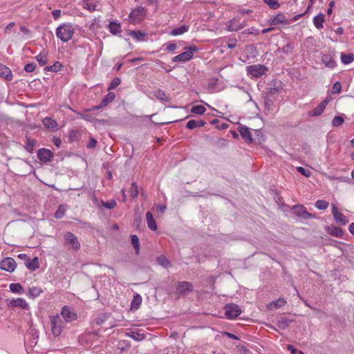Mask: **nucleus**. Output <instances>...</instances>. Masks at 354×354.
Masks as SVG:
<instances>
[{
  "label": "nucleus",
  "mask_w": 354,
  "mask_h": 354,
  "mask_svg": "<svg viewBox=\"0 0 354 354\" xmlns=\"http://www.w3.org/2000/svg\"><path fill=\"white\" fill-rule=\"evenodd\" d=\"M322 61L328 68H333L336 66V62L334 60L333 55L331 53L323 55L322 57Z\"/></svg>",
  "instance_id": "obj_17"
},
{
  "label": "nucleus",
  "mask_w": 354,
  "mask_h": 354,
  "mask_svg": "<svg viewBox=\"0 0 354 354\" xmlns=\"http://www.w3.org/2000/svg\"><path fill=\"white\" fill-rule=\"evenodd\" d=\"M16 266L15 259L10 257H7L0 262V268L10 272L15 270Z\"/></svg>",
  "instance_id": "obj_9"
},
{
  "label": "nucleus",
  "mask_w": 354,
  "mask_h": 354,
  "mask_svg": "<svg viewBox=\"0 0 354 354\" xmlns=\"http://www.w3.org/2000/svg\"><path fill=\"white\" fill-rule=\"evenodd\" d=\"M62 320L59 315L50 318L51 331L55 336H59L62 331Z\"/></svg>",
  "instance_id": "obj_8"
},
{
  "label": "nucleus",
  "mask_w": 354,
  "mask_h": 354,
  "mask_svg": "<svg viewBox=\"0 0 354 354\" xmlns=\"http://www.w3.org/2000/svg\"><path fill=\"white\" fill-rule=\"evenodd\" d=\"M294 211L297 216L303 218L307 219L314 218V216L312 214L308 213L306 209L302 205H295L294 207Z\"/></svg>",
  "instance_id": "obj_12"
},
{
  "label": "nucleus",
  "mask_w": 354,
  "mask_h": 354,
  "mask_svg": "<svg viewBox=\"0 0 354 354\" xmlns=\"http://www.w3.org/2000/svg\"><path fill=\"white\" fill-rule=\"evenodd\" d=\"M281 51L286 54L291 53L292 52V46L290 44H288L281 48Z\"/></svg>",
  "instance_id": "obj_54"
},
{
  "label": "nucleus",
  "mask_w": 354,
  "mask_h": 354,
  "mask_svg": "<svg viewBox=\"0 0 354 354\" xmlns=\"http://www.w3.org/2000/svg\"><path fill=\"white\" fill-rule=\"evenodd\" d=\"M89 30L96 31L100 28V20L95 18L91 21L88 25Z\"/></svg>",
  "instance_id": "obj_39"
},
{
  "label": "nucleus",
  "mask_w": 354,
  "mask_h": 354,
  "mask_svg": "<svg viewBox=\"0 0 354 354\" xmlns=\"http://www.w3.org/2000/svg\"><path fill=\"white\" fill-rule=\"evenodd\" d=\"M42 292L43 290H41V288L39 287H31L29 288L27 295L29 297L35 298L39 297Z\"/></svg>",
  "instance_id": "obj_32"
},
{
  "label": "nucleus",
  "mask_w": 354,
  "mask_h": 354,
  "mask_svg": "<svg viewBox=\"0 0 354 354\" xmlns=\"http://www.w3.org/2000/svg\"><path fill=\"white\" fill-rule=\"evenodd\" d=\"M43 124L46 129H53L57 127V123L55 120L50 118H45L42 120Z\"/></svg>",
  "instance_id": "obj_30"
},
{
  "label": "nucleus",
  "mask_w": 354,
  "mask_h": 354,
  "mask_svg": "<svg viewBox=\"0 0 354 354\" xmlns=\"http://www.w3.org/2000/svg\"><path fill=\"white\" fill-rule=\"evenodd\" d=\"M239 132L241 136L248 143L252 142V138L249 129L246 127H239Z\"/></svg>",
  "instance_id": "obj_19"
},
{
  "label": "nucleus",
  "mask_w": 354,
  "mask_h": 354,
  "mask_svg": "<svg viewBox=\"0 0 354 354\" xmlns=\"http://www.w3.org/2000/svg\"><path fill=\"white\" fill-rule=\"evenodd\" d=\"M62 64L59 62H57L53 65L45 68V70L48 71L57 72L59 71L62 68Z\"/></svg>",
  "instance_id": "obj_44"
},
{
  "label": "nucleus",
  "mask_w": 354,
  "mask_h": 354,
  "mask_svg": "<svg viewBox=\"0 0 354 354\" xmlns=\"http://www.w3.org/2000/svg\"><path fill=\"white\" fill-rule=\"evenodd\" d=\"M268 68L262 64H254L247 67V72L253 77H259L264 75Z\"/></svg>",
  "instance_id": "obj_5"
},
{
  "label": "nucleus",
  "mask_w": 354,
  "mask_h": 354,
  "mask_svg": "<svg viewBox=\"0 0 354 354\" xmlns=\"http://www.w3.org/2000/svg\"><path fill=\"white\" fill-rule=\"evenodd\" d=\"M66 210V205H59L58 209L55 213V217L57 219L62 218L64 216V215L65 214Z\"/></svg>",
  "instance_id": "obj_41"
},
{
  "label": "nucleus",
  "mask_w": 354,
  "mask_h": 354,
  "mask_svg": "<svg viewBox=\"0 0 354 354\" xmlns=\"http://www.w3.org/2000/svg\"><path fill=\"white\" fill-rule=\"evenodd\" d=\"M127 335L137 342L142 341L146 337V335L140 331H131L127 333Z\"/></svg>",
  "instance_id": "obj_26"
},
{
  "label": "nucleus",
  "mask_w": 354,
  "mask_h": 354,
  "mask_svg": "<svg viewBox=\"0 0 354 354\" xmlns=\"http://www.w3.org/2000/svg\"><path fill=\"white\" fill-rule=\"evenodd\" d=\"M205 106L202 105L193 106L191 109V112L198 115H202L205 112Z\"/></svg>",
  "instance_id": "obj_42"
},
{
  "label": "nucleus",
  "mask_w": 354,
  "mask_h": 354,
  "mask_svg": "<svg viewBox=\"0 0 354 354\" xmlns=\"http://www.w3.org/2000/svg\"><path fill=\"white\" fill-rule=\"evenodd\" d=\"M325 21V17L323 14H319L313 18V24L315 26L320 29L323 27V23Z\"/></svg>",
  "instance_id": "obj_31"
},
{
  "label": "nucleus",
  "mask_w": 354,
  "mask_h": 354,
  "mask_svg": "<svg viewBox=\"0 0 354 354\" xmlns=\"http://www.w3.org/2000/svg\"><path fill=\"white\" fill-rule=\"evenodd\" d=\"M131 244L133 246L136 253L138 254L140 251V243H139V239L136 235H131Z\"/></svg>",
  "instance_id": "obj_40"
},
{
  "label": "nucleus",
  "mask_w": 354,
  "mask_h": 354,
  "mask_svg": "<svg viewBox=\"0 0 354 354\" xmlns=\"http://www.w3.org/2000/svg\"><path fill=\"white\" fill-rule=\"evenodd\" d=\"M36 65L34 63H28L25 65L24 70L26 72L30 73L35 71Z\"/></svg>",
  "instance_id": "obj_55"
},
{
  "label": "nucleus",
  "mask_w": 354,
  "mask_h": 354,
  "mask_svg": "<svg viewBox=\"0 0 354 354\" xmlns=\"http://www.w3.org/2000/svg\"><path fill=\"white\" fill-rule=\"evenodd\" d=\"M115 93L109 92L102 99L101 106H105L115 99Z\"/></svg>",
  "instance_id": "obj_36"
},
{
  "label": "nucleus",
  "mask_w": 354,
  "mask_h": 354,
  "mask_svg": "<svg viewBox=\"0 0 354 354\" xmlns=\"http://www.w3.org/2000/svg\"><path fill=\"white\" fill-rule=\"evenodd\" d=\"M241 313V310L239 306L230 304L225 306V315L227 318L233 319L237 317Z\"/></svg>",
  "instance_id": "obj_7"
},
{
  "label": "nucleus",
  "mask_w": 354,
  "mask_h": 354,
  "mask_svg": "<svg viewBox=\"0 0 354 354\" xmlns=\"http://www.w3.org/2000/svg\"><path fill=\"white\" fill-rule=\"evenodd\" d=\"M189 29V26L188 25H182L178 28H174L171 32L170 35L171 36H178L181 35L185 32H187Z\"/></svg>",
  "instance_id": "obj_24"
},
{
  "label": "nucleus",
  "mask_w": 354,
  "mask_h": 354,
  "mask_svg": "<svg viewBox=\"0 0 354 354\" xmlns=\"http://www.w3.org/2000/svg\"><path fill=\"white\" fill-rule=\"evenodd\" d=\"M7 306L10 309L14 310L16 308L28 310L30 309L27 301L23 298H17L8 300Z\"/></svg>",
  "instance_id": "obj_4"
},
{
  "label": "nucleus",
  "mask_w": 354,
  "mask_h": 354,
  "mask_svg": "<svg viewBox=\"0 0 354 354\" xmlns=\"http://www.w3.org/2000/svg\"><path fill=\"white\" fill-rule=\"evenodd\" d=\"M157 261L162 267L167 268L171 266L170 261L165 255H160L157 258Z\"/></svg>",
  "instance_id": "obj_37"
},
{
  "label": "nucleus",
  "mask_w": 354,
  "mask_h": 354,
  "mask_svg": "<svg viewBox=\"0 0 354 354\" xmlns=\"http://www.w3.org/2000/svg\"><path fill=\"white\" fill-rule=\"evenodd\" d=\"M185 51L178 55H176L172 58L173 62H185L192 59L194 53L197 52L198 48L195 45H192L185 48Z\"/></svg>",
  "instance_id": "obj_2"
},
{
  "label": "nucleus",
  "mask_w": 354,
  "mask_h": 354,
  "mask_svg": "<svg viewBox=\"0 0 354 354\" xmlns=\"http://www.w3.org/2000/svg\"><path fill=\"white\" fill-rule=\"evenodd\" d=\"M286 304V301L283 299L279 298L276 301H274L270 304V306L272 307V306H274L276 308H280L283 306H284Z\"/></svg>",
  "instance_id": "obj_52"
},
{
  "label": "nucleus",
  "mask_w": 354,
  "mask_h": 354,
  "mask_svg": "<svg viewBox=\"0 0 354 354\" xmlns=\"http://www.w3.org/2000/svg\"><path fill=\"white\" fill-rule=\"evenodd\" d=\"M10 291L13 293L22 294L24 288L19 283H12L9 286Z\"/></svg>",
  "instance_id": "obj_35"
},
{
  "label": "nucleus",
  "mask_w": 354,
  "mask_h": 354,
  "mask_svg": "<svg viewBox=\"0 0 354 354\" xmlns=\"http://www.w3.org/2000/svg\"><path fill=\"white\" fill-rule=\"evenodd\" d=\"M15 26V22H10L4 28V32L8 33L9 30Z\"/></svg>",
  "instance_id": "obj_63"
},
{
  "label": "nucleus",
  "mask_w": 354,
  "mask_h": 354,
  "mask_svg": "<svg viewBox=\"0 0 354 354\" xmlns=\"http://www.w3.org/2000/svg\"><path fill=\"white\" fill-rule=\"evenodd\" d=\"M61 315L66 322H72L77 318V315L67 306H64L61 311Z\"/></svg>",
  "instance_id": "obj_13"
},
{
  "label": "nucleus",
  "mask_w": 354,
  "mask_h": 354,
  "mask_svg": "<svg viewBox=\"0 0 354 354\" xmlns=\"http://www.w3.org/2000/svg\"><path fill=\"white\" fill-rule=\"evenodd\" d=\"M342 88L341 84L339 82H337L334 84L333 89L334 93H339L340 92Z\"/></svg>",
  "instance_id": "obj_57"
},
{
  "label": "nucleus",
  "mask_w": 354,
  "mask_h": 354,
  "mask_svg": "<svg viewBox=\"0 0 354 354\" xmlns=\"http://www.w3.org/2000/svg\"><path fill=\"white\" fill-rule=\"evenodd\" d=\"M154 96L162 102H167L168 97L165 93L161 90H157L154 92Z\"/></svg>",
  "instance_id": "obj_43"
},
{
  "label": "nucleus",
  "mask_w": 354,
  "mask_h": 354,
  "mask_svg": "<svg viewBox=\"0 0 354 354\" xmlns=\"http://www.w3.org/2000/svg\"><path fill=\"white\" fill-rule=\"evenodd\" d=\"M330 234L336 237H341L343 234V231L339 227H333L330 232Z\"/></svg>",
  "instance_id": "obj_49"
},
{
  "label": "nucleus",
  "mask_w": 354,
  "mask_h": 354,
  "mask_svg": "<svg viewBox=\"0 0 354 354\" xmlns=\"http://www.w3.org/2000/svg\"><path fill=\"white\" fill-rule=\"evenodd\" d=\"M57 37L63 42L71 40L75 33V28L70 23H64L59 25L55 31Z\"/></svg>",
  "instance_id": "obj_1"
},
{
  "label": "nucleus",
  "mask_w": 354,
  "mask_h": 354,
  "mask_svg": "<svg viewBox=\"0 0 354 354\" xmlns=\"http://www.w3.org/2000/svg\"><path fill=\"white\" fill-rule=\"evenodd\" d=\"M82 6L90 12H93L98 9V5L95 0H84Z\"/></svg>",
  "instance_id": "obj_22"
},
{
  "label": "nucleus",
  "mask_w": 354,
  "mask_h": 354,
  "mask_svg": "<svg viewBox=\"0 0 354 354\" xmlns=\"http://www.w3.org/2000/svg\"><path fill=\"white\" fill-rule=\"evenodd\" d=\"M205 124V122L202 120H190L187 123V127L189 129H193L196 128V127H203Z\"/></svg>",
  "instance_id": "obj_29"
},
{
  "label": "nucleus",
  "mask_w": 354,
  "mask_h": 354,
  "mask_svg": "<svg viewBox=\"0 0 354 354\" xmlns=\"http://www.w3.org/2000/svg\"><path fill=\"white\" fill-rule=\"evenodd\" d=\"M107 28L113 35H117L121 32L120 24L117 21H111L107 26Z\"/></svg>",
  "instance_id": "obj_23"
},
{
  "label": "nucleus",
  "mask_w": 354,
  "mask_h": 354,
  "mask_svg": "<svg viewBox=\"0 0 354 354\" xmlns=\"http://www.w3.org/2000/svg\"><path fill=\"white\" fill-rule=\"evenodd\" d=\"M0 76L7 80H11L12 78V73L8 67L0 64Z\"/></svg>",
  "instance_id": "obj_21"
},
{
  "label": "nucleus",
  "mask_w": 354,
  "mask_h": 354,
  "mask_svg": "<svg viewBox=\"0 0 354 354\" xmlns=\"http://www.w3.org/2000/svg\"><path fill=\"white\" fill-rule=\"evenodd\" d=\"M154 207H155L156 211L158 213H162L165 211V209H166L165 205H155Z\"/></svg>",
  "instance_id": "obj_58"
},
{
  "label": "nucleus",
  "mask_w": 354,
  "mask_h": 354,
  "mask_svg": "<svg viewBox=\"0 0 354 354\" xmlns=\"http://www.w3.org/2000/svg\"><path fill=\"white\" fill-rule=\"evenodd\" d=\"M344 122V119L342 116H335L333 121H332V124L334 126V127H339L342 124V123Z\"/></svg>",
  "instance_id": "obj_48"
},
{
  "label": "nucleus",
  "mask_w": 354,
  "mask_h": 354,
  "mask_svg": "<svg viewBox=\"0 0 354 354\" xmlns=\"http://www.w3.org/2000/svg\"><path fill=\"white\" fill-rule=\"evenodd\" d=\"M297 171L306 177H310L311 176L310 170L305 169L302 167H297Z\"/></svg>",
  "instance_id": "obj_50"
},
{
  "label": "nucleus",
  "mask_w": 354,
  "mask_h": 354,
  "mask_svg": "<svg viewBox=\"0 0 354 354\" xmlns=\"http://www.w3.org/2000/svg\"><path fill=\"white\" fill-rule=\"evenodd\" d=\"M142 297L139 294H136L131 302V308L137 310L139 308L142 304Z\"/></svg>",
  "instance_id": "obj_27"
},
{
  "label": "nucleus",
  "mask_w": 354,
  "mask_h": 354,
  "mask_svg": "<svg viewBox=\"0 0 354 354\" xmlns=\"http://www.w3.org/2000/svg\"><path fill=\"white\" fill-rule=\"evenodd\" d=\"M332 214L337 223L343 225L348 223V220L346 218L345 216L338 210L335 204H332Z\"/></svg>",
  "instance_id": "obj_10"
},
{
  "label": "nucleus",
  "mask_w": 354,
  "mask_h": 354,
  "mask_svg": "<svg viewBox=\"0 0 354 354\" xmlns=\"http://www.w3.org/2000/svg\"><path fill=\"white\" fill-rule=\"evenodd\" d=\"M178 292L181 294H187L193 290V285L187 281L179 282Z\"/></svg>",
  "instance_id": "obj_15"
},
{
  "label": "nucleus",
  "mask_w": 354,
  "mask_h": 354,
  "mask_svg": "<svg viewBox=\"0 0 354 354\" xmlns=\"http://www.w3.org/2000/svg\"><path fill=\"white\" fill-rule=\"evenodd\" d=\"M47 57L48 53L45 50H43L38 55L36 56V59L41 66H44L47 63Z\"/></svg>",
  "instance_id": "obj_33"
},
{
  "label": "nucleus",
  "mask_w": 354,
  "mask_h": 354,
  "mask_svg": "<svg viewBox=\"0 0 354 354\" xmlns=\"http://www.w3.org/2000/svg\"><path fill=\"white\" fill-rule=\"evenodd\" d=\"M290 323V320L288 318L281 317L277 320V326L281 329H285L288 328Z\"/></svg>",
  "instance_id": "obj_38"
},
{
  "label": "nucleus",
  "mask_w": 354,
  "mask_h": 354,
  "mask_svg": "<svg viewBox=\"0 0 354 354\" xmlns=\"http://www.w3.org/2000/svg\"><path fill=\"white\" fill-rule=\"evenodd\" d=\"M37 157L42 162H48L51 160L53 153L48 149H41L37 151Z\"/></svg>",
  "instance_id": "obj_14"
},
{
  "label": "nucleus",
  "mask_w": 354,
  "mask_h": 354,
  "mask_svg": "<svg viewBox=\"0 0 354 354\" xmlns=\"http://www.w3.org/2000/svg\"><path fill=\"white\" fill-rule=\"evenodd\" d=\"M53 143L54 145L57 147H59L61 146V144H62V140L59 138H56V137H54L53 138Z\"/></svg>",
  "instance_id": "obj_62"
},
{
  "label": "nucleus",
  "mask_w": 354,
  "mask_h": 354,
  "mask_svg": "<svg viewBox=\"0 0 354 354\" xmlns=\"http://www.w3.org/2000/svg\"><path fill=\"white\" fill-rule=\"evenodd\" d=\"M128 35L132 37L135 40L138 41H141L144 40L145 33L140 30H131L128 32Z\"/></svg>",
  "instance_id": "obj_28"
},
{
  "label": "nucleus",
  "mask_w": 354,
  "mask_h": 354,
  "mask_svg": "<svg viewBox=\"0 0 354 354\" xmlns=\"http://www.w3.org/2000/svg\"><path fill=\"white\" fill-rule=\"evenodd\" d=\"M327 104L328 100H324L319 104V105L316 108H315L309 113V115L314 117L320 115L326 109Z\"/></svg>",
  "instance_id": "obj_16"
},
{
  "label": "nucleus",
  "mask_w": 354,
  "mask_h": 354,
  "mask_svg": "<svg viewBox=\"0 0 354 354\" xmlns=\"http://www.w3.org/2000/svg\"><path fill=\"white\" fill-rule=\"evenodd\" d=\"M288 24H289V21H288V19L282 13H279L277 15H276L270 21V25H272V26H277L279 24L287 25Z\"/></svg>",
  "instance_id": "obj_18"
},
{
  "label": "nucleus",
  "mask_w": 354,
  "mask_h": 354,
  "mask_svg": "<svg viewBox=\"0 0 354 354\" xmlns=\"http://www.w3.org/2000/svg\"><path fill=\"white\" fill-rule=\"evenodd\" d=\"M102 204L107 209H113L116 206V202L114 200L108 202L102 201Z\"/></svg>",
  "instance_id": "obj_53"
},
{
  "label": "nucleus",
  "mask_w": 354,
  "mask_h": 354,
  "mask_svg": "<svg viewBox=\"0 0 354 354\" xmlns=\"http://www.w3.org/2000/svg\"><path fill=\"white\" fill-rule=\"evenodd\" d=\"M26 268L32 271L37 270L39 267V259L35 257L32 259H27L25 261Z\"/></svg>",
  "instance_id": "obj_20"
},
{
  "label": "nucleus",
  "mask_w": 354,
  "mask_h": 354,
  "mask_svg": "<svg viewBox=\"0 0 354 354\" xmlns=\"http://www.w3.org/2000/svg\"><path fill=\"white\" fill-rule=\"evenodd\" d=\"M20 30H21V32L23 34H24V35H30V30L27 27H26V26H21L20 27Z\"/></svg>",
  "instance_id": "obj_61"
},
{
  "label": "nucleus",
  "mask_w": 354,
  "mask_h": 354,
  "mask_svg": "<svg viewBox=\"0 0 354 354\" xmlns=\"http://www.w3.org/2000/svg\"><path fill=\"white\" fill-rule=\"evenodd\" d=\"M245 26V24L243 23H241L239 20L234 17L230 21H228L227 24V28L228 31H238Z\"/></svg>",
  "instance_id": "obj_11"
},
{
  "label": "nucleus",
  "mask_w": 354,
  "mask_h": 354,
  "mask_svg": "<svg viewBox=\"0 0 354 354\" xmlns=\"http://www.w3.org/2000/svg\"><path fill=\"white\" fill-rule=\"evenodd\" d=\"M354 60V55L352 53L345 54L341 53V61L344 64H349Z\"/></svg>",
  "instance_id": "obj_34"
},
{
  "label": "nucleus",
  "mask_w": 354,
  "mask_h": 354,
  "mask_svg": "<svg viewBox=\"0 0 354 354\" xmlns=\"http://www.w3.org/2000/svg\"><path fill=\"white\" fill-rule=\"evenodd\" d=\"M176 44L175 43H170L167 46V50L169 51H174L176 49Z\"/></svg>",
  "instance_id": "obj_60"
},
{
  "label": "nucleus",
  "mask_w": 354,
  "mask_h": 354,
  "mask_svg": "<svg viewBox=\"0 0 354 354\" xmlns=\"http://www.w3.org/2000/svg\"><path fill=\"white\" fill-rule=\"evenodd\" d=\"M120 79L119 77H115L111 82L109 86V90L115 88L120 84Z\"/></svg>",
  "instance_id": "obj_51"
},
{
  "label": "nucleus",
  "mask_w": 354,
  "mask_h": 354,
  "mask_svg": "<svg viewBox=\"0 0 354 354\" xmlns=\"http://www.w3.org/2000/svg\"><path fill=\"white\" fill-rule=\"evenodd\" d=\"M147 10L142 6L133 9L129 16L130 22L133 24H140L145 17Z\"/></svg>",
  "instance_id": "obj_3"
},
{
  "label": "nucleus",
  "mask_w": 354,
  "mask_h": 354,
  "mask_svg": "<svg viewBox=\"0 0 354 354\" xmlns=\"http://www.w3.org/2000/svg\"><path fill=\"white\" fill-rule=\"evenodd\" d=\"M61 10H54L53 12H52V15L54 17L55 19H57L60 17L61 16Z\"/></svg>",
  "instance_id": "obj_59"
},
{
  "label": "nucleus",
  "mask_w": 354,
  "mask_h": 354,
  "mask_svg": "<svg viewBox=\"0 0 354 354\" xmlns=\"http://www.w3.org/2000/svg\"><path fill=\"white\" fill-rule=\"evenodd\" d=\"M146 219L149 228L153 231H156L157 230L156 223L150 212L146 213Z\"/></svg>",
  "instance_id": "obj_25"
},
{
  "label": "nucleus",
  "mask_w": 354,
  "mask_h": 354,
  "mask_svg": "<svg viewBox=\"0 0 354 354\" xmlns=\"http://www.w3.org/2000/svg\"><path fill=\"white\" fill-rule=\"evenodd\" d=\"M328 203L326 201L318 200L315 202V207L319 209H326L328 207Z\"/></svg>",
  "instance_id": "obj_46"
},
{
  "label": "nucleus",
  "mask_w": 354,
  "mask_h": 354,
  "mask_svg": "<svg viewBox=\"0 0 354 354\" xmlns=\"http://www.w3.org/2000/svg\"><path fill=\"white\" fill-rule=\"evenodd\" d=\"M35 140L31 139H28L26 142V149L29 151H31L33 150L34 145H35Z\"/></svg>",
  "instance_id": "obj_56"
},
{
  "label": "nucleus",
  "mask_w": 354,
  "mask_h": 354,
  "mask_svg": "<svg viewBox=\"0 0 354 354\" xmlns=\"http://www.w3.org/2000/svg\"><path fill=\"white\" fill-rule=\"evenodd\" d=\"M287 349L289 351H290L291 354H297V353L298 351L292 345H290V344H288L287 346Z\"/></svg>",
  "instance_id": "obj_64"
},
{
  "label": "nucleus",
  "mask_w": 354,
  "mask_h": 354,
  "mask_svg": "<svg viewBox=\"0 0 354 354\" xmlns=\"http://www.w3.org/2000/svg\"><path fill=\"white\" fill-rule=\"evenodd\" d=\"M130 195L132 198H137L138 196V189L136 183H132L130 189Z\"/></svg>",
  "instance_id": "obj_47"
},
{
  "label": "nucleus",
  "mask_w": 354,
  "mask_h": 354,
  "mask_svg": "<svg viewBox=\"0 0 354 354\" xmlns=\"http://www.w3.org/2000/svg\"><path fill=\"white\" fill-rule=\"evenodd\" d=\"M264 3L267 4L270 8L276 10L279 8L280 4L277 0H263Z\"/></svg>",
  "instance_id": "obj_45"
},
{
  "label": "nucleus",
  "mask_w": 354,
  "mask_h": 354,
  "mask_svg": "<svg viewBox=\"0 0 354 354\" xmlns=\"http://www.w3.org/2000/svg\"><path fill=\"white\" fill-rule=\"evenodd\" d=\"M65 245L74 250H78L80 248V243L73 233L68 232L64 235Z\"/></svg>",
  "instance_id": "obj_6"
}]
</instances>
